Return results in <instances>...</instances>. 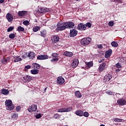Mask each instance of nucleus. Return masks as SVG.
<instances>
[{"label": "nucleus", "mask_w": 126, "mask_h": 126, "mask_svg": "<svg viewBox=\"0 0 126 126\" xmlns=\"http://www.w3.org/2000/svg\"><path fill=\"white\" fill-rule=\"evenodd\" d=\"M5 105L6 106V109L8 111H12L14 109V106L12 105V101L11 100H6L5 101Z\"/></svg>", "instance_id": "f257e3e1"}, {"label": "nucleus", "mask_w": 126, "mask_h": 126, "mask_svg": "<svg viewBox=\"0 0 126 126\" xmlns=\"http://www.w3.org/2000/svg\"><path fill=\"white\" fill-rule=\"evenodd\" d=\"M56 29V31H63V30H65L66 29L65 22H60L58 23Z\"/></svg>", "instance_id": "f03ea898"}, {"label": "nucleus", "mask_w": 126, "mask_h": 126, "mask_svg": "<svg viewBox=\"0 0 126 126\" xmlns=\"http://www.w3.org/2000/svg\"><path fill=\"white\" fill-rule=\"evenodd\" d=\"M92 41V39L91 37H88L86 38H83L81 40V44L83 46H86L89 44H90V42Z\"/></svg>", "instance_id": "7ed1b4c3"}, {"label": "nucleus", "mask_w": 126, "mask_h": 126, "mask_svg": "<svg viewBox=\"0 0 126 126\" xmlns=\"http://www.w3.org/2000/svg\"><path fill=\"white\" fill-rule=\"evenodd\" d=\"M70 111H72V107H68V108H62L59 109L58 110V112L59 113H64L65 112H70Z\"/></svg>", "instance_id": "20e7f679"}, {"label": "nucleus", "mask_w": 126, "mask_h": 126, "mask_svg": "<svg viewBox=\"0 0 126 126\" xmlns=\"http://www.w3.org/2000/svg\"><path fill=\"white\" fill-rule=\"evenodd\" d=\"M117 104L119 106H125L126 105V100L124 98H121L117 100Z\"/></svg>", "instance_id": "39448f33"}, {"label": "nucleus", "mask_w": 126, "mask_h": 126, "mask_svg": "<svg viewBox=\"0 0 126 126\" xmlns=\"http://www.w3.org/2000/svg\"><path fill=\"white\" fill-rule=\"evenodd\" d=\"M49 11V9L45 8L44 7H40L37 10L38 13H46Z\"/></svg>", "instance_id": "423d86ee"}, {"label": "nucleus", "mask_w": 126, "mask_h": 126, "mask_svg": "<svg viewBox=\"0 0 126 126\" xmlns=\"http://www.w3.org/2000/svg\"><path fill=\"white\" fill-rule=\"evenodd\" d=\"M28 110L30 113L35 112L37 111V105L36 104H33L30 106Z\"/></svg>", "instance_id": "0eeeda50"}, {"label": "nucleus", "mask_w": 126, "mask_h": 126, "mask_svg": "<svg viewBox=\"0 0 126 126\" xmlns=\"http://www.w3.org/2000/svg\"><path fill=\"white\" fill-rule=\"evenodd\" d=\"M6 18L8 22H12L13 20V16L10 13H8L6 15Z\"/></svg>", "instance_id": "6e6552de"}, {"label": "nucleus", "mask_w": 126, "mask_h": 126, "mask_svg": "<svg viewBox=\"0 0 126 126\" xmlns=\"http://www.w3.org/2000/svg\"><path fill=\"white\" fill-rule=\"evenodd\" d=\"M64 79L62 76H59L57 78V83L59 85H63L64 83Z\"/></svg>", "instance_id": "1a4fd4ad"}, {"label": "nucleus", "mask_w": 126, "mask_h": 126, "mask_svg": "<svg viewBox=\"0 0 126 126\" xmlns=\"http://www.w3.org/2000/svg\"><path fill=\"white\" fill-rule=\"evenodd\" d=\"M48 57L45 55H40L37 56V60L43 61L44 60H48Z\"/></svg>", "instance_id": "9d476101"}, {"label": "nucleus", "mask_w": 126, "mask_h": 126, "mask_svg": "<svg viewBox=\"0 0 126 126\" xmlns=\"http://www.w3.org/2000/svg\"><path fill=\"white\" fill-rule=\"evenodd\" d=\"M77 28L79 30H86L87 28L86 24L80 23L78 25Z\"/></svg>", "instance_id": "9b49d317"}, {"label": "nucleus", "mask_w": 126, "mask_h": 126, "mask_svg": "<svg viewBox=\"0 0 126 126\" xmlns=\"http://www.w3.org/2000/svg\"><path fill=\"white\" fill-rule=\"evenodd\" d=\"M66 28H73L74 27V23L72 22H65Z\"/></svg>", "instance_id": "f8f14e48"}, {"label": "nucleus", "mask_w": 126, "mask_h": 126, "mask_svg": "<svg viewBox=\"0 0 126 126\" xmlns=\"http://www.w3.org/2000/svg\"><path fill=\"white\" fill-rule=\"evenodd\" d=\"M52 43H58L60 41V37L58 35H53L52 36Z\"/></svg>", "instance_id": "ddd939ff"}, {"label": "nucleus", "mask_w": 126, "mask_h": 126, "mask_svg": "<svg viewBox=\"0 0 126 126\" xmlns=\"http://www.w3.org/2000/svg\"><path fill=\"white\" fill-rule=\"evenodd\" d=\"M112 53H113L112 49H109L108 50L106 51L105 53V57L106 59L110 58V57L112 56Z\"/></svg>", "instance_id": "4468645a"}, {"label": "nucleus", "mask_w": 126, "mask_h": 126, "mask_svg": "<svg viewBox=\"0 0 126 126\" xmlns=\"http://www.w3.org/2000/svg\"><path fill=\"white\" fill-rule=\"evenodd\" d=\"M78 32L75 29H72L70 31V37H75L77 35Z\"/></svg>", "instance_id": "2eb2a0df"}, {"label": "nucleus", "mask_w": 126, "mask_h": 126, "mask_svg": "<svg viewBox=\"0 0 126 126\" xmlns=\"http://www.w3.org/2000/svg\"><path fill=\"white\" fill-rule=\"evenodd\" d=\"M78 63H79V62L78 60L77 59H75L73 60V63L71 64L72 67L73 68H75L77 65H78Z\"/></svg>", "instance_id": "dca6fc26"}, {"label": "nucleus", "mask_w": 126, "mask_h": 126, "mask_svg": "<svg viewBox=\"0 0 126 126\" xmlns=\"http://www.w3.org/2000/svg\"><path fill=\"white\" fill-rule=\"evenodd\" d=\"M35 56L36 54H35L33 52H31L28 54V57L29 58L30 60H33V59H35Z\"/></svg>", "instance_id": "f3484780"}, {"label": "nucleus", "mask_w": 126, "mask_h": 126, "mask_svg": "<svg viewBox=\"0 0 126 126\" xmlns=\"http://www.w3.org/2000/svg\"><path fill=\"white\" fill-rule=\"evenodd\" d=\"M112 75L108 74L106 75H105L104 76V80L105 81V82H106V81H110V80H111V79L112 78Z\"/></svg>", "instance_id": "a211bd4d"}, {"label": "nucleus", "mask_w": 126, "mask_h": 126, "mask_svg": "<svg viewBox=\"0 0 126 126\" xmlns=\"http://www.w3.org/2000/svg\"><path fill=\"white\" fill-rule=\"evenodd\" d=\"M105 67H106V63H104L101 64L98 67L99 71H103L105 69Z\"/></svg>", "instance_id": "6ab92c4d"}, {"label": "nucleus", "mask_w": 126, "mask_h": 126, "mask_svg": "<svg viewBox=\"0 0 126 126\" xmlns=\"http://www.w3.org/2000/svg\"><path fill=\"white\" fill-rule=\"evenodd\" d=\"M63 56H65L66 57H71L73 56V53L72 52H68V51H65L63 54Z\"/></svg>", "instance_id": "aec40b11"}, {"label": "nucleus", "mask_w": 126, "mask_h": 126, "mask_svg": "<svg viewBox=\"0 0 126 126\" xmlns=\"http://www.w3.org/2000/svg\"><path fill=\"white\" fill-rule=\"evenodd\" d=\"M32 68H33L34 69H40L41 66L37 63H32Z\"/></svg>", "instance_id": "412c9836"}, {"label": "nucleus", "mask_w": 126, "mask_h": 126, "mask_svg": "<svg viewBox=\"0 0 126 126\" xmlns=\"http://www.w3.org/2000/svg\"><path fill=\"white\" fill-rule=\"evenodd\" d=\"M23 79L25 80V82H27V81H31V80H32V77L29 75H27L25 76L23 78Z\"/></svg>", "instance_id": "4be33fe9"}, {"label": "nucleus", "mask_w": 126, "mask_h": 126, "mask_svg": "<svg viewBox=\"0 0 126 126\" xmlns=\"http://www.w3.org/2000/svg\"><path fill=\"white\" fill-rule=\"evenodd\" d=\"M1 93L3 94V95H7L9 94V91L5 89H2L1 91Z\"/></svg>", "instance_id": "5701e85b"}, {"label": "nucleus", "mask_w": 126, "mask_h": 126, "mask_svg": "<svg viewBox=\"0 0 126 126\" xmlns=\"http://www.w3.org/2000/svg\"><path fill=\"white\" fill-rule=\"evenodd\" d=\"M22 61V59L20 57V56H16L14 57V62L15 63H18V62H20Z\"/></svg>", "instance_id": "b1692460"}, {"label": "nucleus", "mask_w": 126, "mask_h": 126, "mask_svg": "<svg viewBox=\"0 0 126 126\" xmlns=\"http://www.w3.org/2000/svg\"><path fill=\"white\" fill-rule=\"evenodd\" d=\"M75 95L77 97V98H81L82 97V95L79 91H76L75 93Z\"/></svg>", "instance_id": "393cba45"}, {"label": "nucleus", "mask_w": 126, "mask_h": 126, "mask_svg": "<svg viewBox=\"0 0 126 126\" xmlns=\"http://www.w3.org/2000/svg\"><path fill=\"white\" fill-rule=\"evenodd\" d=\"M8 62H9V58H3L1 60V62L3 63H7Z\"/></svg>", "instance_id": "a878e982"}, {"label": "nucleus", "mask_w": 126, "mask_h": 126, "mask_svg": "<svg viewBox=\"0 0 126 126\" xmlns=\"http://www.w3.org/2000/svg\"><path fill=\"white\" fill-rule=\"evenodd\" d=\"M31 73L32 74H38L39 73V70L36 69H32L31 70Z\"/></svg>", "instance_id": "bb28decb"}, {"label": "nucleus", "mask_w": 126, "mask_h": 126, "mask_svg": "<svg viewBox=\"0 0 126 126\" xmlns=\"http://www.w3.org/2000/svg\"><path fill=\"white\" fill-rule=\"evenodd\" d=\"M76 115H77V116H80V117H82V116H83V111L78 110L76 112Z\"/></svg>", "instance_id": "cd10ccee"}, {"label": "nucleus", "mask_w": 126, "mask_h": 126, "mask_svg": "<svg viewBox=\"0 0 126 126\" xmlns=\"http://www.w3.org/2000/svg\"><path fill=\"white\" fill-rule=\"evenodd\" d=\"M25 13H26V11H21L18 12V14L19 16H24L25 15Z\"/></svg>", "instance_id": "c85d7f7f"}, {"label": "nucleus", "mask_w": 126, "mask_h": 126, "mask_svg": "<svg viewBox=\"0 0 126 126\" xmlns=\"http://www.w3.org/2000/svg\"><path fill=\"white\" fill-rule=\"evenodd\" d=\"M111 45L112 46V47H115V48H117V47L119 46V44H118V42H117L116 41H112L111 42Z\"/></svg>", "instance_id": "c756f323"}, {"label": "nucleus", "mask_w": 126, "mask_h": 126, "mask_svg": "<svg viewBox=\"0 0 126 126\" xmlns=\"http://www.w3.org/2000/svg\"><path fill=\"white\" fill-rule=\"evenodd\" d=\"M40 35L42 37H46L47 35V32L46 31H42L40 32Z\"/></svg>", "instance_id": "7c9ffc66"}, {"label": "nucleus", "mask_w": 126, "mask_h": 126, "mask_svg": "<svg viewBox=\"0 0 126 126\" xmlns=\"http://www.w3.org/2000/svg\"><path fill=\"white\" fill-rule=\"evenodd\" d=\"M39 30H40V27L39 26H35L33 28V32H37Z\"/></svg>", "instance_id": "2f4dec72"}, {"label": "nucleus", "mask_w": 126, "mask_h": 126, "mask_svg": "<svg viewBox=\"0 0 126 126\" xmlns=\"http://www.w3.org/2000/svg\"><path fill=\"white\" fill-rule=\"evenodd\" d=\"M113 121H114V122H117V123H121L123 122L124 120L122 119H119V118H114Z\"/></svg>", "instance_id": "473e14b6"}, {"label": "nucleus", "mask_w": 126, "mask_h": 126, "mask_svg": "<svg viewBox=\"0 0 126 126\" xmlns=\"http://www.w3.org/2000/svg\"><path fill=\"white\" fill-rule=\"evenodd\" d=\"M87 66L88 67H92L93 66V62H90L87 63Z\"/></svg>", "instance_id": "72a5a7b5"}, {"label": "nucleus", "mask_w": 126, "mask_h": 126, "mask_svg": "<svg viewBox=\"0 0 126 126\" xmlns=\"http://www.w3.org/2000/svg\"><path fill=\"white\" fill-rule=\"evenodd\" d=\"M18 31H20V32H23L24 31V28L19 26L17 28Z\"/></svg>", "instance_id": "f704fd0d"}, {"label": "nucleus", "mask_w": 126, "mask_h": 126, "mask_svg": "<svg viewBox=\"0 0 126 126\" xmlns=\"http://www.w3.org/2000/svg\"><path fill=\"white\" fill-rule=\"evenodd\" d=\"M23 24H24V25H25V26H28V25L30 24V23L29 21L26 20L23 22Z\"/></svg>", "instance_id": "c9c22d12"}, {"label": "nucleus", "mask_w": 126, "mask_h": 126, "mask_svg": "<svg viewBox=\"0 0 126 126\" xmlns=\"http://www.w3.org/2000/svg\"><path fill=\"white\" fill-rule=\"evenodd\" d=\"M28 57V53H24L22 54V59H26V57Z\"/></svg>", "instance_id": "e433bc0d"}, {"label": "nucleus", "mask_w": 126, "mask_h": 126, "mask_svg": "<svg viewBox=\"0 0 126 126\" xmlns=\"http://www.w3.org/2000/svg\"><path fill=\"white\" fill-rule=\"evenodd\" d=\"M111 2H119L120 3H122L123 1L122 0H111Z\"/></svg>", "instance_id": "4c0bfd02"}, {"label": "nucleus", "mask_w": 126, "mask_h": 126, "mask_svg": "<svg viewBox=\"0 0 126 126\" xmlns=\"http://www.w3.org/2000/svg\"><path fill=\"white\" fill-rule=\"evenodd\" d=\"M10 39H14L15 38V34L14 33H11L9 35Z\"/></svg>", "instance_id": "58836bf2"}, {"label": "nucleus", "mask_w": 126, "mask_h": 126, "mask_svg": "<svg viewBox=\"0 0 126 126\" xmlns=\"http://www.w3.org/2000/svg\"><path fill=\"white\" fill-rule=\"evenodd\" d=\"M116 68L122 69V65H121V63H117L116 64Z\"/></svg>", "instance_id": "ea45409f"}, {"label": "nucleus", "mask_w": 126, "mask_h": 126, "mask_svg": "<svg viewBox=\"0 0 126 126\" xmlns=\"http://www.w3.org/2000/svg\"><path fill=\"white\" fill-rule=\"evenodd\" d=\"M12 119H17L18 118V114L15 113L11 116Z\"/></svg>", "instance_id": "a19ab883"}, {"label": "nucleus", "mask_w": 126, "mask_h": 126, "mask_svg": "<svg viewBox=\"0 0 126 126\" xmlns=\"http://www.w3.org/2000/svg\"><path fill=\"white\" fill-rule=\"evenodd\" d=\"M51 56L53 58H58L59 57V54L56 53H52Z\"/></svg>", "instance_id": "79ce46f5"}, {"label": "nucleus", "mask_w": 126, "mask_h": 126, "mask_svg": "<svg viewBox=\"0 0 126 126\" xmlns=\"http://www.w3.org/2000/svg\"><path fill=\"white\" fill-rule=\"evenodd\" d=\"M106 93L108 95H114V93L113 92H111V91H107L106 92Z\"/></svg>", "instance_id": "37998d69"}, {"label": "nucleus", "mask_w": 126, "mask_h": 126, "mask_svg": "<svg viewBox=\"0 0 126 126\" xmlns=\"http://www.w3.org/2000/svg\"><path fill=\"white\" fill-rule=\"evenodd\" d=\"M83 116H84L86 118H88V117H89V113H88L87 112H85L84 113Z\"/></svg>", "instance_id": "c03bdc74"}, {"label": "nucleus", "mask_w": 126, "mask_h": 126, "mask_svg": "<svg viewBox=\"0 0 126 126\" xmlns=\"http://www.w3.org/2000/svg\"><path fill=\"white\" fill-rule=\"evenodd\" d=\"M54 119H59L61 118V115L58 114H54Z\"/></svg>", "instance_id": "a18cd8bd"}, {"label": "nucleus", "mask_w": 126, "mask_h": 126, "mask_svg": "<svg viewBox=\"0 0 126 126\" xmlns=\"http://www.w3.org/2000/svg\"><path fill=\"white\" fill-rule=\"evenodd\" d=\"M13 29H14V28H13L12 27H9L7 29V32H11V31H12V30H13Z\"/></svg>", "instance_id": "49530a36"}, {"label": "nucleus", "mask_w": 126, "mask_h": 126, "mask_svg": "<svg viewBox=\"0 0 126 126\" xmlns=\"http://www.w3.org/2000/svg\"><path fill=\"white\" fill-rule=\"evenodd\" d=\"M114 21H111V22H109V23H108V25L109 26H111V27L114 26Z\"/></svg>", "instance_id": "de8ad7c7"}, {"label": "nucleus", "mask_w": 126, "mask_h": 126, "mask_svg": "<svg viewBox=\"0 0 126 126\" xmlns=\"http://www.w3.org/2000/svg\"><path fill=\"white\" fill-rule=\"evenodd\" d=\"M96 47H97L98 49H103V44L97 45Z\"/></svg>", "instance_id": "09e8293b"}, {"label": "nucleus", "mask_w": 126, "mask_h": 126, "mask_svg": "<svg viewBox=\"0 0 126 126\" xmlns=\"http://www.w3.org/2000/svg\"><path fill=\"white\" fill-rule=\"evenodd\" d=\"M58 61H59V58H54L52 59L51 60V62H52V63H53L54 62H58Z\"/></svg>", "instance_id": "8fccbe9b"}, {"label": "nucleus", "mask_w": 126, "mask_h": 126, "mask_svg": "<svg viewBox=\"0 0 126 126\" xmlns=\"http://www.w3.org/2000/svg\"><path fill=\"white\" fill-rule=\"evenodd\" d=\"M86 26L87 27H89V28H90L92 26V25L91 24V23L89 22L87 23Z\"/></svg>", "instance_id": "3c124183"}, {"label": "nucleus", "mask_w": 126, "mask_h": 126, "mask_svg": "<svg viewBox=\"0 0 126 126\" xmlns=\"http://www.w3.org/2000/svg\"><path fill=\"white\" fill-rule=\"evenodd\" d=\"M42 116L40 114H38L36 115L35 118L36 119H40L41 118Z\"/></svg>", "instance_id": "603ef678"}, {"label": "nucleus", "mask_w": 126, "mask_h": 126, "mask_svg": "<svg viewBox=\"0 0 126 126\" xmlns=\"http://www.w3.org/2000/svg\"><path fill=\"white\" fill-rule=\"evenodd\" d=\"M20 109H21V107L20 106H17L16 108V110L17 112H19V111H20Z\"/></svg>", "instance_id": "864d4df0"}, {"label": "nucleus", "mask_w": 126, "mask_h": 126, "mask_svg": "<svg viewBox=\"0 0 126 126\" xmlns=\"http://www.w3.org/2000/svg\"><path fill=\"white\" fill-rule=\"evenodd\" d=\"M25 68H26L27 69H29L31 68V66L30 65H26L25 66Z\"/></svg>", "instance_id": "5fc2aeb1"}, {"label": "nucleus", "mask_w": 126, "mask_h": 126, "mask_svg": "<svg viewBox=\"0 0 126 126\" xmlns=\"http://www.w3.org/2000/svg\"><path fill=\"white\" fill-rule=\"evenodd\" d=\"M121 70H122V69H116L115 70V71H116V73H119V72H120V71H121Z\"/></svg>", "instance_id": "6e6d98bb"}, {"label": "nucleus", "mask_w": 126, "mask_h": 126, "mask_svg": "<svg viewBox=\"0 0 126 126\" xmlns=\"http://www.w3.org/2000/svg\"><path fill=\"white\" fill-rule=\"evenodd\" d=\"M4 2V0H0V3H2Z\"/></svg>", "instance_id": "4d7b16f0"}, {"label": "nucleus", "mask_w": 126, "mask_h": 126, "mask_svg": "<svg viewBox=\"0 0 126 126\" xmlns=\"http://www.w3.org/2000/svg\"><path fill=\"white\" fill-rule=\"evenodd\" d=\"M98 63H102V61H98Z\"/></svg>", "instance_id": "13d9d810"}, {"label": "nucleus", "mask_w": 126, "mask_h": 126, "mask_svg": "<svg viewBox=\"0 0 126 126\" xmlns=\"http://www.w3.org/2000/svg\"><path fill=\"white\" fill-rule=\"evenodd\" d=\"M46 90H47V88H45L44 89V91H46Z\"/></svg>", "instance_id": "bf43d9fd"}, {"label": "nucleus", "mask_w": 126, "mask_h": 126, "mask_svg": "<svg viewBox=\"0 0 126 126\" xmlns=\"http://www.w3.org/2000/svg\"><path fill=\"white\" fill-rule=\"evenodd\" d=\"M100 126H105L104 125H101Z\"/></svg>", "instance_id": "052dcab7"}, {"label": "nucleus", "mask_w": 126, "mask_h": 126, "mask_svg": "<svg viewBox=\"0 0 126 126\" xmlns=\"http://www.w3.org/2000/svg\"><path fill=\"white\" fill-rule=\"evenodd\" d=\"M1 12V9H0V13Z\"/></svg>", "instance_id": "680f3d73"}, {"label": "nucleus", "mask_w": 126, "mask_h": 126, "mask_svg": "<svg viewBox=\"0 0 126 126\" xmlns=\"http://www.w3.org/2000/svg\"><path fill=\"white\" fill-rule=\"evenodd\" d=\"M76 0V1H78V0Z\"/></svg>", "instance_id": "e2e57ef3"}]
</instances>
